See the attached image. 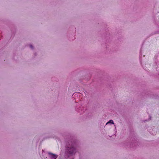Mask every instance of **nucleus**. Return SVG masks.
<instances>
[{"label":"nucleus","mask_w":159,"mask_h":159,"mask_svg":"<svg viewBox=\"0 0 159 159\" xmlns=\"http://www.w3.org/2000/svg\"><path fill=\"white\" fill-rule=\"evenodd\" d=\"M34 55L35 56H36V53H34Z\"/></svg>","instance_id":"1a4fd4ad"},{"label":"nucleus","mask_w":159,"mask_h":159,"mask_svg":"<svg viewBox=\"0 0 159 159\" xmlns=\"http://www.w3.org/2000/svg\"><path fill=\"white\" fill-rule=\"evenodd\" d=\"M75 110L80 115H81L85 111L86 108L81 105H78L76 106Z\"/></svg>","instance_id":"7ed1b4c3"},{"label":"nucleus","mask_w":159,"mask_h":159,"mask_svg":"<svg viewBox=\"0 0 159 159\" xmlns=\"http://www.w3.org/2000/svg\"><path fill=\"white\" fill-rule=\"evenodd\" d=\"M72 159H74V158Z\"/></svg>","instance_id":"9d476101"},{"label":"nucleus","mask_w":159,"mask_h":159,"mask_svg":"<svg viewBox=\"0 0 159 159\" xmlns=\"http://www.w3.org/2000/svg\"><path fill=\"white\" fill-rule=\"evenodd\" d=\"M159 33V31H157V32H155L153 34H158ZM153 35V34H152Z\"/></svg>","instance_id":"6e6552de"},{"label":"nucleus","mask_w":159,"mask_h":159,"mask_svg":"<svg viewBox=\"0 0 159 159\" xmlns=\"http://www.w3.org/2000/svg\"><path fill=\"white\" fill-rule=\"evenodd\" d=\"M44 152V151H43V150H42V153L43 154V156L44 157V158L45 159H48V158L49 157V152H48L46 153H45V154H43V152Z\"/></svg>","instance_id":"39448f33"},{"label":"nucleus","mask_w":159,"mask_h":159,"mask_svg":"<svg viewBox=\"0 0 159 159\" xmlns=\"http://www.w3.org/2000/svg\"><path fill=\"white\" fill-rule=\"evenodd\" d=\"M124 146L127 148H134L138 144L135 134L131 137L130 139L125 142Z\"/></svg>","instance_id":"f03ea898"},{"label":"nucleus","mask_w":159,"mask_h":159,"mask_svg":"<svg viewBox=\"0 0 159 159\" xmlns=\"http://www.w3.org/2000/svg\"><path fill=\"white\" fill-rule=\"evenodd\" d=\"M78 141L73 138H71L66 142L65 148V156L67 157L75 155L77 151Z\"/></svg>","instance_id":"f257e3e1"},{"label":"nucleus","mask_w":159,"mask_h":159,"mask_svg":"<svg viewBox=\"0 0 159 159\" xmlns=\"http://www.w3.org/2000/svg\"><path fill=\"white\" fill-rule=\"evenodd\" d=\"M29 46L31 49H34V47L32 45L30 44Z\"/></svg>","instance_id":"0eeeda50"},{"label":"nucleus","mask_w":159,"mask_h":159,"mask_svg":"<svg viewBox=\"0 0 159 159\" xmlns=\"http://www.w3.org/2000/svg\"><path fill=\"white\" fill-rule=\"evenodd\" d=\"M48 159H56L57 157V155L52 153L49 152Z\"/></svg>","instance_id":"20e7f679"},{"label":"nucleus","mask_w":159,"mask_h":159,"mask_svg":"<svg viewBox=\"0 0 159 159\" xmlns=\"http://www.w3.org/2000/svg\"><path fill=\"white\" fill-rule=\"evenodd\" d=\"M108 123H110L111 124H114V122L112 120H111L106 123V125H107Z\"/></svg>","instance_id":"423d86ee"}]
</instances>
